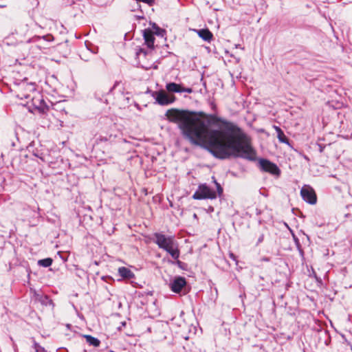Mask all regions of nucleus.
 <instances>
[{
	"label": "nucleus",
	"instance_id": "nucleus-1",
	"mask_svg": "<svg viewBox=\"0 0 352 352\" xmlns=\"http://www.w3.org/2000/svg\"><path fill=\"white\" fill-rule=\"evenodd\" d=\"M166 116L170 122L178 124L185 139L207 150L217 159L241 157L256 160V153L249 138L231 122L214 114L206 116V122L195 111L177 109H168Z\"/></svg>",
	"mask_w": 352,
	"mask_h": 352
},
{
	"label": "nucleus",
	"instance_id": "nucleus-2",
	"mask_svg": "<svg viewBox=\"0 0 352 352\" xmlns=\"http://www.w3.org/2000/svg\"><path fill=\"white\" fill-rule=\"evenodd\" d=\"M217 197L216 192L212 190L206 184H200L197 190L192 195L194 199H214Z\"/></svg>",
	"mask_w": 352,
	"mask_h": 352
},
{
	"label": "nucleus",
	"instance_id": "nucleus-3",
	"mask_svg": "<svg viewBox=\"0 0 352 352\" xmlns=\"http://www.w3.org/2000/svg\"><path fill=\"white\" fill-rule=\"evenodd\" d=\"M154 242L160 249L166 250L173 245H175V237L173 236H166L162 233L155 232L153 234Z\"/></svg>",
	"mask_w": 352,
	"mask_h": 352
},
{
	"label": "nucleus",
	"instance_id": "nucleus-4",
	"mask_svg": "<svg viewBox=\"0 0 352 352\" xmlns=\"http://www.w3.org/2000/svg\"><path fill=\"white\" fill-rule=\"evenodd\" d=\"M151 96L155 98L156 102L160 105L165 106L172 104L175 100L174 96L168 94L164 90L153 91Z\"/></svg>",
	"mask_w": 352,
	"mask_h": 352
},
{
	"label": "nucleus",
	"instance_id": "nucleus-5",
	"mask_svg": "<svg viewBox=\"0 0 352 352\" xmlns=\"http://www.w3.org/2000/svg\"><path fill=\"white\" fill-rule=\"evenodd\" d=\"M260 169L266 173L278 177L280 174V170L278 166L267 159H260L258 162Z\"/></svg>",
	"mask_w": 352,
	"mask_h": 352
},
{
	"label": "nucleus",
	"instance_id": "nucleus-6",
	"mask_svg": "<svg viewBox=\"0 0 352 352\" xmlns=\"http://www.w3.org/2000/svg\"><path fill=\"white\" fill-rule=\"evenodd\" d=\"M300 195L307 203L314 205L317 201V197L314 190L309 186H304L300 190Z\"/></svg>",
	"mask_w": 352,
	"mask_h": 352
},
{
	"label": "nucleus",
	"instance_id": "nucleus-7",
	"mask_svg": "<svg viewBox=\"0 0 352 352\" xmlns=\"http://www.w3.org/2000/svg\"><path fill=\"white\" fill-rule=\"evenodd\" d=\"M187 282L184 277L176 276L170 283V288L174 293L179 294L186 285Z\"/></svg>",
	"mask_w": 352,
	"mask_h": 352
},
{
	"label": "nucleus",
	"instance_id": "nucleus-8",
	"mask_svg": "<svg viewBox=\"0 0 352 352\" xmlns=\"http://www.w3.org/2000/svg\"><path fill=\"white\" fill-rule=\"evenodd\" d=\"M166 90L170 93H183L186 92L190 94L192 92V89L190 87H183L181 84L175 82H168L166 85Z\"/></svg>",
	"mask_w": 352,
	"mask_h": 352
},
{
	"label": "nucleus",
	"instance_id": "nucleus-9",
	"mask_svg": "<svg viewBox=\"0 0 352 352\" xmlns=\"http://www.w3.org/2000/svg\"><path fill=\"white\" fill-rule=\"evenodd\" d=\"M143 37L147 47L153 50L154 48L155 37L153 34V30L151 28H146L143 30Z\"/></svg>",
	"mask_w": 352,
	"mask_h": 352
},
{
	"label": "nucleus",
	"instance_id": "nucleus-10",
	"mask_svg": "<svg viewBox=\"0 0 352 352\" xmlns=\"http://www.w3.org/2000/svg\"><path fill=\"white\" fill-rule=\"evenodd\" d=\"M118 272V274L124 279H132L135 277L134 273L125 267H119Z\"/></svg>",
	"mask_w": 352,
	"mask_h": 352
},
{
	"label": "nucleus",
	"instance_id": "nucleus-11",
	"mask_svg": "<svg viewBox=\"0 0 352 352\" xmlns=\"http://www.w3.org/2000/svg\"><path fill=\"white\" fill-rule=\"evenodd\" d=\"M197 32L199 36L205 41L210 42L213 38V34L207 28L198 30H197Z\"/></svg>",
	"mask_w": 352,
	"mask_h": 352
},
{
	"label": "nucleus",
	"instance_id": "nucleus-12",
	"mask_svg": "<svg viewBox=\"0 0 352 352\" xmlns=\"http://www.w3.org/2000/svg\"><path fill=\"white\" fill-rule=\"evenodd\" d=\"M274 129L276 130V132L277 133V138L278 140L282 143L289 144V139L286 137L283 131L279 126H274Z\"/></svg>",
	"mask_w": 352,
	"mask_h": 352
},
{
	"label": "nucleus",
	"instance_id": "nucleus-13",
	"mask_svg": "<svg viewBox=\"0 0 352 352\" xmlns=\"http://www.w3.org/2000/svg\"><path fill=\"white\" fill-rule=\"evenodd\" d=\"M165 251L167 252L174 259H177L179 256V250L177 248V243H175V245H173Z\"/></svg>",
	"mask_w": 352,
	"mask_h": 352
},
{
	"label": "nucleus",
	"instance_id": "nucleus-14",
	"mask_svg": "<svg viewBox=\"0 0 352 352\" xmlns=\"http://www.w3.org/2000/svg\"><path fill=\"white\" fill-rule=\"evenodd\" d=\"M85 338L86 339V342L91 346H94L95 347H98L100 344V341L90 335H85Z\"/></svg>",
	"mask_w": 352,
	"mask_h": 352
},
{
	"label": "nucleus",
	"instance_id": "nucleus-15",
	"mask_svg": "<svg viewBox=\"0 0 352 352\" xmlns=\"http://www.w3.org/2000/svg\"><path fill=\"white\" fill-rule=\"evenodd\" d=\"M151 30H153V34L161 37H164L166 34V31L164 29L160 28L157 24L153 23L151 24Z\"/></svg>",
	"mask_w": 352,
	"mask_h": 352
},
{
	"label": "nucleus",
	"instance_id": "nucleus-16",
	"mask_svg": "<svg viewBox=\"0 0 352 352\" xmlns=\"http://www.w3.org/2000/svg\"><path fill=\"white\" fill-rule=\"evenodd\" d=\"M41 39H43L47 42H52L54 41V36L50 34H46V35H44V36H36L34 37H33L32 38V41L33 42H36V41H38Z\"/></svg>",
	"mask_w": 352,
	"mask_h": 352
},
{
	"label": "nucleus",
	"instance_id": "nucleus-17",
	"mask_svg": "<svg viewBox=\"0 0 352 352\" xmlns=\"http://www.w3.org/2000/svg\"><path fill=\"white\" fill-rule=\"evenodd\" d=\"M38 300L42 305L45 306H54L52 300L47 296H41L38 298Z\"/></svg>",
	"mask_w": 352,
	"mask_h": 352
},
{
	"label": "nucleus",
	"instance_id": "nucleus-18",
	"mask_svg": "<svg viewBox=\"0 0 352 352\" xmlns=\"http://www.w3.org/2000/svg\"><path fill=\"white\" fill-rule=\"evenodd\" d=\"M53 262L52 258H46L43 259L38 260V265L39 266H42L44 267H47L52 265Z\"/></svg>",
	"mask_w": 352,
	"mask_h": 352
},
{
	"label": "nucleus",
	"instance_id": "nucleus-19",
	"mask_svg": "<svg viewBox=\"0 0 352 352\" xmlns=\"http://www.w3.org/2000/svg\"><path fill=\"white\" fill-rule=\"evenodd\" d=\"M34 147V143H31L28 146V148L29 150V151H32V154L36 157H38L41 160H43V153L41 152H40V151H38L37 148L36 149H34L33 148Z\"/></svg>",
	"mask_w": 352,
	"mask_h": 352
},
{
	"label": "nucleus",
	"instance_id": "nucleus-20",
	"mask_svg": "<svg viewBox=\"0 0 352 352\" xmlns=\"http://www.w3.org/2000/svg\"><path fill=\"white\" fill-rule=\"evenodd\" d=\"M212 179L213 182H214V183L215 184V185H216L217 190V193H218V195H219V196H221V195L223 194V188L221 187V186L220 185V184H219V183L217 182V180H216V179H215V177H212Z\"/></svg>",
	"mask_w": 352,
	"mask_h": 352
},
{
	"label": "nucleus",
	"instance_id": "nucleus-21",
	"mask_svg": "<svg viewBox=\"0 0 352 352\" xmlns=\"http://www.w3.org/2000/svg\"><path fill=\"white\" fill-rule=\"evenodd\" d=\"M34 349L36 352H47L43 346H41L36 341H34Z\"/></svg>",
	"mask_w": 352,
	"mask_h": 352
},
{
	"label": "nucleus",
	"instance_id": "nucleus-22",
	"mask_svg": "<svg viewBox=\"0 0 352 352\" xmlns=\"http://www.w3.org/2000/svg\"><path fill=\"white\" fill-rule=\"evenodd\" d=\"M43 103H44V101L41 100L40 105L36 107V108L41 113H44L45 110L47 109L45 105H43Z\"/></svg>",
	"mask_w": 352,
	"mask_h": 352
},
{
	"label": "nucleus",
	"instance_id": "nucleus-23",
	"mask_svg": "<svg viewBox=\"0 0 352 352\" xmlns=\"http://www.w3.org/2000/svg\"><path fill=\"white\" fill-rule=\"evenodd\" d=\"M263 240H264V234H261L260 236L258 238V241H257L256 245H258V244L261 243L263 241Z\"/></svg>",
	"mask_w": 352,
	"mask_h": 352
},
{
	"label": "nucleus",
	"instance_id": "nucleus-24",
	"mask_svg": "<svg viewBox=\"0 0 352 352\" xmlns=\"http://www.w3.org/2000/svg\"><path fill=\"white\" fill-rule=\"evenodd\" d=\"M27 87H28V90L32 91H34L36 89H35V85L33 84V83H31L30 85H27Z\"/></svg>",
	"mask_w": 352,
	"mask_h": 352
},
{
	"label": "nucleus",
	"instance_id": "nucleus-25",
	"mask_svg": "<svg viewBox=\"0 0 352 352\" xmlns=\"http://www.w3.org/2000/svg\"><path fill=\"white\" fill-rule=\"evenodd\" d=\"M143 54L144 56H146V50H144V49H140V50H138V52H137V55H140V54Z\"/></svg>",
	"mask_w": 352,
	"mask_h": 352
},
{
	"label": "nucleus",
	"instance_id": "nucleus-26",
	"mask_svg": "<svg viewBox=\"0 0 352 352\" xmlns=\"http://www.w3.org/2000/svg\"><path fill=\"white\" fill-rule=\"evenodd\" d=\"M318 146H319V151H320V153H322V152H323V151H324V146H322V145H321V144H319Z\"/></svg>",
	"mask_w": 352,
	"mask_h": 352
},
{
	"label": "nucleus",
	"instance_id": "nucleus-27",
	"mask_svg": "<svg viewBox=\"0 0 352 352\" xmlns=\"http://www.w3.org/2000/svg\"><path fill=\"white\" fill-rule=\"evenodd\" d=\"M177 264L179 267H182V261H179V260H177Z\"/></svg>",
	"mask_w": 352,
	"mask_h": 352
},
{
	"label": "nucleus",
	"instance_id": "nucleus-28",
	"mask_svg": "<svg viewBox=\"0 0 352 352\" xmlns=\"http://www.w3.org/2000/svg\"><path fill=\"white\" fill-rule=\"evenodd\" d=\"M23 97H24L25 98H29V95L23 94V96H21V98H23Z\"/></svg>",
	"mask_w": 352,
	"mask_h": 352
},
{
	"label": "nucleus",
	"instance_id": "nucleus-29",
	"mask_svg": "<svg viewBox=\"0 0 352 352\" xmlns=\"http://www.w3.org/2000/svg\"><path fill=\"white\" fill-rule=\"evenodd\" d=\"M230 256H231V257H232L233 258H234V254H230Z\"/></svg>",
	"mask_w": 352,
	"mask_h": 352
},
{
	"label": "nucleus",
	"instance_id": "nucleus-30",
	"mask_svg": "<svg viewBox=\"0 0 352 352\" xmlns=\"http://www.w3.org/2000/svg\"><path fill=\"white\" fill-rule=\"evenodd\" d=\"M109 352H115V351L111 350Z\"/></svg>",
	"mask_w": 352,
	"mask_h": 352
}]
</instances>
